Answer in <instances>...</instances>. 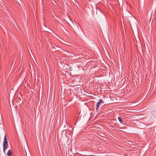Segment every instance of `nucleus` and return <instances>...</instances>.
<instances>
[{
  "mask_svg": "<svg viewBox=\"0 0 156 156\" xmlns=\"http://www.w3.org/2000/svg\"><path fill=\"white\" fill-rule=\"evenodd\" d=\"M8 146V144H5L4 146V144H3V151L5 153V150L7 148Z\"/></svg>",
  "mask_w": 156,
  "mask_h": 156,
  "instance_id": "obj_3",
  "label": "nucleus"
},
{
  "mask_svg": "<svg viewBox=\"0 0 156 156\" xmlns=\"http://www.w3.org/2000/svg\"><path fill=\"white\" fill-rule=\"evenodd\" d=\"M12 151L11 150H9L8 151L7 153V155H8V156H11L12 155Z\"/></svg>",
  "mask_w": 156,
  "mask_h": 156,
  "instance_id": "obj_4",
  "label": "nucleus"
},
{
  "mask_svg": "<svg viewBox=\"0 0 156 156\" xmlns=\"http://www.w3.org/2000/svg\"><path fill=\"white\" fill-rule=\"evenodd\" d=\"M102 103H104L103 100L102 99H100L99 100L98 102H97V104L96 109L97 110L99 108V106L100 104Z\"/></svg>",
  "mask_w": 156,
  "mask_h": 156,
  "instance_id": "obj_1",
  "label": "nucleus"
},
{
  "mask_svg": "<svg viewBox=\"0 0 156 156\" xmlns=\"http://www.w3.org/2000/svg\"><path fill=\"white\" fill-rule=\"evenodd\" d=\"M8 144V140L6 138V135H5L4 138V143L3 144H4V146L5 144Z\"/></svg>",
  "mask_w": 156,
  "mask_h": 156,
  "instance_id": "obj_2",
  "label": "nucleus"
},
{
  "mask_svg": "<svg viewBox=\"0 0 156 156\" xmlns=\"http://www.w3.org/2000/svg\"><path fill=\"white\" fill-rule=\"evenodd\" d=\"M118 119L119 120V121L120 122V123L121 124L122 123L123 121H122V119L121 117L119 116L118 117Z\"/></svg>",
  "mask_w": 156,
  "mask_h": 156,
  "instance_id": "obj_5",
  "label": "nucleus"
}]
</instances>
